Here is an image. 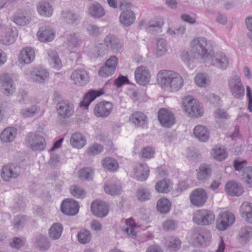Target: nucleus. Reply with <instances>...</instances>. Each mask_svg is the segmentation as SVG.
<instances>
[{"instance_id":"obj_42","label":"nucleus","mask_w":252,"mask_h":252,"mask_svg":"<svg viewBox=\"0 0 252 252\" xmlns=\"http://www.w3.org/2000/svg\"><path fill=\"white\" fill-rule=\"evenodd\" d=\"M168 46L165 39L159 38L157 41L156 48L155 49V53L157 56H162L165 55L168 51Z\"/></svg>"},{"instance_id":"obj_36","label":"nucleus","mask_w":252,"mask_h":252,"mask_svg":"<svg viewBox=\"0 0 252 252\" xmlns=\"http://www.w3.org/2000/svg\"><path fill=\"white\" fill-rule=\"evenodd\" d=\"M109 101H103L98 103L94 108V113L97 117H106L110 114V107H107L106 104H110Z\"/></svg>"},{"instance_id":"obj_4","label":"nucleus","mask_w":252,"mask_h":252,"mask_svg":"<svg viewBox=\"0 0 252 252\" xmlns=\"http://www.w3.org/2000/svg\"><path fill=\"white\" fill-rule=\"evenodd\" d=\"M120 6L121 10H123L120 16L121 23L125 27L131 25L134 23L136 19L134 13L130 9H128L131 6V3L126 0H123L121 1Z\"/></svg>"},{"instance_id":"obj_39","label":"nucleus","mask_w":252,"mask_h":252,"mask_svg":"<svg viewBox=\"0 0 252 252\" xmlns=\"http://www.w3.org/2000/svg\"><path fill=\"white\" fill-rule=\"evenodd\" d=\"M64 43L69 49H72L78 47L80 45L81 40L77 34H70L66 35Z\"/></svg>"},{"instance_id":"obj_11","label":"nucleus","mask_w":252,"mask_h":252,"mask_svg":"<svg viewBox=\"0 0 252 252\" xmlns=\"http://www.w3.org/2000/svg\"><path fill=\"white\" fill-rule=\"evenodd\" d=\"M28 146L34 151L42 150L45 146V141L42 136L34 133H29L26 138Z\"/></svg>"},{"instance_id":"obj_9","label":"nucleus","mask_w":252,"mask_h":252,"mask_svg":"<svg viewBox=\"0 0 252 252\" xmlns=\"http://www.w3.org/2000/svg\"><path fill=\"white\" fill-rule=\"evenodd\" d=\"M228 86L235 98H241L244 96L245 89L240 76L236 75L231 77L228 81Z\"/></svg>"},{"instance_id":"obj_35","label":"nucleus","mask_w":252,"mask_h":252,"mask_svg":"<svg viewBox=\"0 0 252 252\" xmlns=\"http://www.w3.org/2000/svg\"><path fill=\"white\" fill-rule=\"evenodd\" d=\"M89 14L93 17L99 18L105 15V10L102 5L99 3L95 2L92 3L88 10Z\"/></svg>"},{"instance_id":"obj_22","label":"nucleus","mask_w":252,"mask_h":252,"mask_svg":"<svg viewBox=\"0 0 252 252\" xmlns=\"http://www.w3.org/2000/svg\"><path fill=\"white\" fill-rule=\"evenodd\" d=\"M35 53L33 49L30 47L23 48L19 56V61L21 63L29 64L34 59Z\"/></svg>"},{"instance_id":"obj_41","label":"nucleus","mask_w":252,"mask_h":252,"mask_svg":"<svg viewBox=\"0 0 252 252\" xmlns=\"http://www.w3.org/2000/svg\"><path fill=\"white\" fill-rule=\"evenodd\" d=\"M155 189L158 192L167 193L172 189V183L169 180L163 179L157 183Z\"/></svg>"},{"instance_id":"obj_23","label":"nucleus","mask_w":252,"mask_h":252,"mask_svg":"<svg viewBox=\"0 0 252 252\" xmlns=\"http://www.w3.org/2000/svg\"><path fill=\"white\" fill-rule=\"evenodd\" d=\"M240 213L242 218L247 223H252V203L244 202L240 207Z\"/></svg>"},{"instance_id":"obj_16","label":"nucleus","mask_w":252,"mask_h":252,"mask_svg":"<svg viewBox=\"0 0 252 252\" xmlns=\"http://www.w3.org/2000/svg\"><path fill=\"white\" fill-rule=\"evenodd\" d=\"M79 208L78 202L72 198H67L63 200L61 207L62 212L68 216H74L77 214Z\"/></svg>"},{"instance_id":"obj_64","label":"nucleus","mask_w":252,"mask_h":252,"mask_svg":"<svg viewBox=\"0 0 252 252\" xmlns=\"http://www.w3.org/2000/svg\"><path fill=\"white\" fill-rule=\"evenodd\" d=\"M114 84L117 87H120L125 84H129L130 82L127 77L121 75L115 80Z\"/></svg>"},{"instance_id":"obj_45","label":"nucleus","mask_w":252,"mask_h":252,"mask_svg":"<svg viewBox=\"0 0 252 252\" xmlns=\"http://www.w3.org/2000/svg\"><path fill=\"white\" fill-rule=\"evenodd\" d=\"M211 169L209 165L202 164L199 166L197 174V178L199 180H205L210 178Z\"/></svg>"},{"instance_id":"obj_18","label":"nucleus","mask_w":252,"mask_h":252,"mask_svg":"<svg viewBox=\"0 0 252 252\" xmlns=\"http://www.w3.org/2000/svg\"><path fill=\"white\" fill-rule=\"evenodd\" d=\"M74 84L78 86H84L89 81L90 77L87 72L83 68L75 70L71 75Z\"/></svg>"},{"instance_id":"obj_25","label":"nucleus","mask_w":252,"mask_h":252,"mask_svg":"<svg viewBox=\"0 0 252 252\" xmlns=\"http://www.w3.org/2000/svg\"><path fill=\"white\" fill-rule=\"evenodd\" d=\"M49 74L46 69L41 67H35L33 68L31 73V78L33 81L42 83L47 79Z\"/></svg>"},{"instance_id":"obj_14","label":"nucleus","mask_w":252,"mask_h":252,"mask_svg":"<svg viewBox=\"0 0 252 252\" xmlns=\"http://www.w3.org/2000/svg\"><path fill=\"white\" fill-rule=\"evenodd\" d=\"M207 198V192L201 188L193 190L189 196L191 204L197 207L203 206L206 202Z\"/></svg>"},{"instance_id":"obj_50","label":"nucleus","mask_w":252,"mask_h":252,"mask_svg":"<svg viewBox=\"0 0 252 252\" xmlns=\"http://www.w3.org/2000/svg\"><path fill=\"white\" fill-rule=\"evenodd\" d=\"M77 238L80 243L86 244L90 242L92 239V234L90 231L82 229L78 233Z\"/></svg>"},{"instance_id":"obj_13","label":"nucleus","mask_w":252,"mask_h":252,"mask_svg":"<svg viewBox=\"0 0 252 252\" xmlns=\"http://www.w3.org/2000/svg\"><path fill=\"white\" fill-rule=\"evenodd\" d=\"M91 209L93 215L98 218H104L109 213L108 205L100 200L94 201L92 203Z\"/></svg>"},{"instance_id":"obj_33","label":"nucleus","mask_w":252,"mask_h":252,"mask_svg":"<svg viewBox=\"0 0 252 252\" xmlns=\"http://www.w3.org/2000/svg\"><path fill=\"white\" fill-rule=\"evenodd\" d=\"M252 238V227L249 226L242 227L238 233L239 241L242 244H246Z\"/></svg>"},{"instance_id":"obj_62","label":"nucleus","mask_w":252,"mask_h":252,"mask_svg":"<svg viewBox=\"0 0 252 252\" xmlns=\"http://www.w3.org/2000/svg\"><path fill=\"white\" fill-rule=\"evenodd\" d=\"M25 243L24 238L15 237L10 242V246L15 249H19L24 246Z\"/></svg>"},{"instance_id":"obj_54","label":"nucleus","mask_w":252,"mask_h":252,"mask_svg":"<svg viewBox=\"0 0 252 252\" xmlns=\"http://www.w3.org/2000/svg\"><path fill=\"white\" fill-rule=\"evenodd\" d=\"M126 223L127 227L126 228L125 231L130 236H135L136 232L135 228L137 225L134 222V220L132 218H129L126 220Z\"/></svg>"},{"instance_id":"obj_57","label":"nucleus","mask_w":252,"mask_h":252,"mask_svg":"<svg viewBox=\"0 0 252 252\" xmlns=\"http://www.w3.org/2000/svg\"><path fill=\"white\" fill-rule=\"evenodd\" d=\"M98 73L103 77L108 76L110 74V58L108 59L105 65L99 69Z\"/></svg>"},{"instance_id":"obj_12","label":"nucleus","mask_w":252,"mask_h":252,"mask_svg":"<svg viewBox=\"0 0 252 252\" xmlns=\"http://www.w3.org/2000/svg\"><path fill=\"white\" fill-rule=\"evenodd\" d=\"M145 23L144 20H142L140 22V25L145 29L147 32L156 33L161 32V27L163 25V19L161 17H156L150 20L148 24H146Z\"/></svg>"},{"instance_id":"obj_49","label":"nucleus","mask_w":252,"mask_h":252,"mask_svg":"<svg viewBox=\"0 0 252 252\" xmlns=\"http://www.w3.org/2000/svg\"><path fill=\"white\" fill-rule=\"evenodd\" d=\"M36 246L41 251H44L48 250L50 247V244L48 241L46 237L42 235H39L36 239Z\"/></svg>"},{"instance_id":"obj_63","label":"nucleus","mask_w":252,"mask_h":252,"mask_svg":"<svg viewBox=\"0 0 252 252\" xmlns=\"http://www.w3.org/2000/svg\"><path fill=\"white\" fill-rule=\"evenodd\" d=\"M87 30L90 35L93 36H97L100 33L99 28L95 25H88L87 27Z\"/></svg>"},{"instance_id":"obj_20","label":"nucleus","mask_w":252,"mask_h":252,"mask_svg":"<svg viewBox=\"0 0 252 252\" xmlns=\"http://www.w3.org/2000/svg\"><path fill=\"white\" fill-rule=\"evenodd\" d=\"M104 94V90L101 89L98 91L95 90H91L87 93L83 100L80 103V106L84 107V109H88L90 104L94 101L95 98Z\"/></svg>"},{"instance_id":"obj_46","label":"nucleus","mask_w":252,"mask_h":252,"mask_svg":"<svg viewBox=\"0 0 252 252\" xmlns=\"http://www.w3.org/2000/svg\"><path fill=\"white\" fill-rule=\"evenodd\" d=\"M63 227L61 223H54L49 229V236L54 240L58 239L61 236Z\"/></svg>"},{"instance_id":"obj_59","label":"nucleus","mask_w":252,"mask_h":252,"mask_svg":"<svg viewBox=\"0 0 252 252\" xmlns=\"http://www.w3.org/2000/svg\"><path fill=\"white\" fill-rule=\"evenodd\" d=\"M18 101L21 104H28L31 103L32 100L28 96L27 92L23 90L18 94Z\"/></svg>"},{"instance_id":"obj_60","label":"nucleus","mask_w":252,"mask_h":252,"mask_svg":"<svg viewBox=\"0 0 252 252\" xmlns=\"http://www.w3.org/2000/svg\"><path fill=\"white\" fill-rule=\"evenodd\" d=\"M25 223V217L19 215L16 216L14 220L13 226L16 229H20L22 228Z\"/></svg>"},{"instance_id":"obj_53","label":"nucleus","mask_w":252,"mask_h":252,"mask_svg":"<svg viewBox=\"0 0 252 252\" xmlns=\"http://www.w3.org/2000/svg\"><path fill=\"white\" fill-rule=\"evenodd\" d=\"M38 111V107L36 105H33L31 107L22 109L20 114L24 118L32 117L37 113Z\"/></svg>"},{"instance_id":"obj_52","label":"nucleus","mask_w":252,"mask_h":252,"mask_svg":"<svg viewBox=\"0 0 252 252\" xmlns=\"http://www.w3.org/2000/svg\"><path fill=\"white\" fill-rule=\"evenodd\" d=\"M94 170L89 167H84L79 171V177L83 180L90 181L93 179Z\"/></svg>"},{"instance_id":"obj_55","label":"nucleus","mask_w":252,"mask_h":252,"mask_svg":"<svg viewBox=\"0 0 252 252\" xmlns=\"http://www.w3.org/2000/svg\"><path fill=\"white\" fill-rule=\"evenodd\" d=\"M103 148L100 144H94L88 148L87 153L89 156H94L100 154L103 151Z\"/></svg>"},{"instance_id":"obj_48","label":"nucleus","mask_w":252,"mask_h":252,"mask_svg":"<svg viewBox=\"0 0 252 252\" xmlns=\"http://www.w3.org/2000/svg\"><path fill=\"white\" fill-rule=\"evenodd\" d=\"M186 31V29L184 26H180L177 28L169 27L167 30V33L173 37L179 39L185 33Z\"/></svg>"},{"instance_id":"obj_40","label":"nucleus","mask_w":252,"mask_h":252,"mask_svg":"<svg viewBox=\"0 0 252 252\" xmlns=\"http://www.w3.org/2000/svg\"><path fill=\"white\" fill-rule=\"evenodd\" d=\"M61 17L63 21L69 24L77 23L79 21V16L73 11L68 10L63 11Z\"/></svg>"},{"instance_id":"obj_2","label":"nucleus","mask_w":252,"mask_h":252,"mask_svg":"<svg viewBox=\"0 0 252 252\" xmlns=\"http://www.w3.org/2000/svg\"><path fill=\"white\" fill-rule=\"evenodd\" d=\"M158 83L161 87L172 92L179 91L183 86L184 80L177 72L168 70H161L157 75Z\"/></svg>"},{"instance_id":"obj_3","label":"nucleus","mask_w":252,"mask_h":252,"mask_svg":"<svg viewBox=\"0 0 252 252\" xmlns=\"http://www.w3.org/2000/svg\"><path fill=\"white\" fill-rule=\"evenodd\" d=\"M182 107L185 113L191 117L199 118L204 113L202 105L191 96H186L183 98Z\"/></svg>"},{"instance_id":"obj_21","label":"nucleus","mask_w":252,"mask_h":252,"mask_svg":"<svg viewBox=\"0 0 252 252\" xmlns=\"http://www.w3.org/2000/svg\"><path fill=\"white\" fill-rule=\"evenodd\" d=\"M130 121L135 126L146 128L148 127V118L143 113L136 112L133 113L129 118Z\"/></svg>"},{"instance_id":"obj_27","label":"nucleus","mask_w":252,"mask_h":252,"mask_svg":"<svg viewBox=\"0 0 252 252\" xmlns=\"http://www.w3.org/2000/svg\"><path fill=\"white\" fill-rule=\"evenodd\" d=\"M194 79L195 84L200 88H206L211 82V77L206 72L197 73Z\"/></svg>"},{"instance_id":"obj_32","label":"nucleus","mask_w":252,"mask_h":252,"mask_svg":"<svg viewBox=\"0 0 252 252\" xmlns=\"http://www.w3.org/2000/svg\"><path fill=\"white\" fill-rule=\"evenodd\" d=\"M37 36L41 41H51L54 38V32L49 27L42 28L37 32Z\"/></svg>"},{"instance_id":"obj_56","label":"nucleus","mask_w":252,"mask_h":252,"mask_svg":"<svg viewBox=\"0 0 252 252\" xmlns=\"http://www.w3.org/2000/svg\"><path fill=\"white\" fill-rule=\"evenodd\" d=\"M181 241L177 238L171 237L166 242V245L173 251H177L180 248Z\"/></svg>"},{"instance_id":"obj_1","label":"nucleus","mask_w":252,"mask_h":252,"mask_svg":"<svg viewBox=\"0 0 252 252\" xmlns=\"http://www.w3.org/2000/svg\"><path fill=\"white\" fill-rule=\"evenodd\" d=\"M189 46L191 50L183 51L181 59L188 68L193 69L209 57L211 43L206 37L198 36L192 39Z\"/></svg>"},{"instance_id":"obj_28","label":"nucleus","mask_w":252,"mask_h":252,"mask_svg":"<svg viewBox=\"0 0 252 252\" xmlns=\"http://www.w3.org/2000/svg\"><path fill=\"white\" fill-rule=\"evenodd\" d=\"M149 169L147 164H140L134 170V177L138 181H143L147 179Z\"/></svg>"},{"instance_id":"obj_6","label":"nucleus","mask_w":252,"mask_h":252,"mask_svg":"<svg viewBox=\"0 0 252 252\" xmlns=\"http://www.w3.org/2000/svg\"><path fill=\"white\" fill-rule=\"evenodd\" d=\"M21 174V167L16 163H9L4 165L1 171V178L6 182L17 179Z\"/></svg>"},{"instance_id":"obj_24","label":"nucleus","mask_w":252,"mask_h":252,"mask_svg":"<svg viewBox=\"0 0 252 252\" xmlns=\"http://www.w3.org/2000/svg\"><path fill=\"white\" fill-rule=\"evenodd\" d=\"M195 137L200 141L205 142L210 138V132L207 127L203 125H197L193 129Z\"/></svg>"},{"instance_id":"obj_10","label":"nucleus","mask_w":252,"mask_h":252,"mask_svg":"<svg viewBox=\"0 0 252 252\" xmlns=\"http://www.w3.org/2000/svg\"><path fill=\"white\" fill-rule=\"evenodd\" d=\"M247 161L241 159H236L234 161V166L236 170H241L243 169V178L249 187H252V168L245 167Z\"/></svg>"},{"instance_id":"obj_7","label":"nucleus","mask_w":252,"mask_h":252,"mask_svg":"<svg viewBox=\"0 0 252 252\" xmlns=\"http://www.w3.org/2000/svg\"><path fill=\"white\" fill-rule=\"evenodd\" d=\"M215 219L214 214L207 210L196 211L193 215V220L198 225H206L212 223Z\"/></svg>"},{"instance_id":"obj_51","label":"nucleus","mask_w":252,"mask_h":252,"mask_svg":"<svg viewBox=\"0 0 252 252\" xmlns=\"http://www.w3.org/2000/svg\"><path fill=\"white\" fill-rule=\"evenodd\" d=\"M70 192L72 196L77 198H84L86 195L84 189L77 185L71 186Z\"/></svg>"},{"instance_id":"obj_43","label":"nucleus","mask_w":252,"mask_h":252,"mask_svg":"<svg viewBox=\"0 0 252 252\" xmlns=\"http://www.w3.org/2000/svg\"><path fill=\"white\" fill-rule=\"evenodd\" d=\"M15 40L14 32L11 28H7L0 39V42L5 45L12 44L14 42Z\"/></svg>"},{"instance_id":"obj_58","label":"nucleus","mask_w":252,"mask_h":252,"mask_svg":"<svg viewBox=\"0 0 252 252\" xmlns=\"http://www.w3.org/2000/svg\"><path fill=\"white\" fill-rule=\"evenodd\" d=\"M155 150L153 148L148 146L144 147L141 151V156L145 158L150 159L154 157Z\"/></svg>"},{"instance_id":"obj_5","label":"nucleus","mask_w":252,"mask_h":252,"mask_svg":"<svg viewBox=\"0 0 252 252\" xmlns=\"http://www.w3.org/2000/svg\"><path fill=\"white\" fill-rule=\"evenodd\" d=\"M210 62L211 65L215 67L224 70L229 64V59L226 54L222 52H218L213 55L210 53L209 57L205 60V63Z\"/></svg>"},{"instance_id":"obj_29","label":"nucleus","mask_w":252,"mask_h":252,"mask_svg":"<svg viewBox=\"0 0 252 252\" xmlns=\"http://www.w3.org/2000/svg\"><path fill=\"white\" fill-rule=\"evenodd\" d=\"M0 80L3 90V93L5 95L12 94L14 88L11 77L8 74H4L0 76Z\"/></svg>"},{"instance_id":"obj_34","label":"nucleus","mask_w":252,"mask_h":252,"mask_svg":"<svg viewBox=\"0 0 252 252\" xmlns=\"http://www.w3.org/2000/svg\"><path fill=\"white\" fill-rule=\"evenodd\" d=\"M70 142L74 148L80 149L86 145V139L81 133L75 132L72 135Z\"/></svg>"},{"instance_id":"obj_31","label":"nucleus","mask_w":252,"mask_h":252,"mask_svg":"<svg viewBox=\"0 0 252 252\" xmlns=\"http://www.w3.org/2000/svg\"><path fill=\"white\" fill-rule=\"evenodd\" d=\"M37 10L38 13L43 16L50 17L53 13V8L48 1H40L37 4Z\"/></svg>"},{"instance_id":"obj_15","label":"nucleus","mask_w":252,"mask_h":252,"mask_svg":"<svg viewBox=\"0 0 252 252\" xmlns=\"http://www.w3.org/2000/svg\"><path fill=\"white\" fill-rule=\"evenodd\" d=\"M135 79L137 84L141 86L148 84L151 80L149 69L144 66L138 67L134 72Z\"/></svg>"},{"instance_id":"obj_26","label":"nucleus","mask_w":252,"mask_h":252,"mask_svg":"<svg viewBox=\"0 0 252 252\" xmlns=\"http://www.w3.org/2000/svg\"><path fill=\"white\" fill-rule=\"evenodd\" d=\"M225 191L231 196H240L244 192L242 186L234 181L228 182L225 187Z\"/></svg>"},{"instance_id":"obj_37","label":"nucleus","mask_w":252,"mask_h":252,"mask_svg":"<svg viewBox=\"0 0 252 252\" xmlns=\"http://www.w3.org/2000/svg\"><path fill=\"white\" fill-rule=\"evenodd\" d=\"M212 157L218 161L225 160L227 157V153L225 148L222 146L217 145L211 150Z\"/></svg>"},{"instance_id":"obj_17","label":"nucleus","mask_w":252,"mask_h":252,"mask_svg":"<svg viewBox=\"0 0 252 252\" xmlns=\"http://www.w3.org/2000/svg\"><path fill=\"white\" fill-rule=\"evenodd\" d=\"M158 119L161 125L164 127H171L175 123L173 114L166 108H161L158 111Z\"/></svg>"},{"instance_id":"obj_38","label":"nucleus","mask_w":252,"mask_h":252,"mask_svg":"<svg viewBox=\"0 0 252 252\" xmlns=\"http://www.w3.org/2000/svg\"><path fill=\"white\" fill-rule=\"evenodd\" d=\"M17 134V129L13 127L5 128L0 135V138L4 142H10L14 140Z\"/></svg>"},{"instance_id":"obj_19","label":"nucleus","mask_w":252,"mask_h":252,"mask_svg":"<svg viewBox=\"0 0 252 252\" xmlns=\"http://www.w3.org/2000/svg\"><path fill=\"white\" fill-rule=\"evenodd\" d=\"M56 108L59 115L64 119L70 117L74 112L73 104L67 101L59 102Z\"/></svg>"},{"instance_id":"obj_8","label":"nucleus","mask_w":252,"mask_h":252,"mask_svg":"<svg viewBox=\"0 0 252 252\" xmlns=\"http://www.w3.org/2000/svg\"><path fill=\"white\" fill-rule=\"evenodd\" d=\"M235 220L234 215L228 211L222 212L219 215L216 222V228L223 231L232 225Z\"/></svg>"},{"instance_id":"obj_44","label":"nucleus","mask_w":252,"mask_h":252,"mask_svg":"<svg viewBox=\"0 0 252 252\" xmlns=\"http://www.w3.org/2000/svg\"><path fill=\"white\" fill-rule=\"evenodd\" d=\"M157 208L160 213L166 214L170 211L171 208V203L168 199L161 198L158 201Z\"/></svg>"},{"instance_id":"obj_47","label":"nucleus","mask_w":252,"mask_h":252,"mask_svg":"<svg viewBox=\"0 0 252 252\" xmlns=\"http://www.w3.org/2000/svg\"><path fill=\"white\" fill-rule=\"evenodd\" d=\"M49 60L51 64H53L55 68H60L62 66V62L58 57L57 52L54 50L48 51Z\"/></svg>"},{"instance_id":"obj_30","label":"nucleus","mask_w":252,"mask_h":252,"mask_svg":"<svg viewBox=\"0 0 252 252\" xmlns=\"http://www.w3.org/2000/svg\"><path fill=\"white\" fill-rule=\"evenodd\" d=\"M187 239L189 242L192 245H196L197 243L202 244L205 241L204 236L197 230H192L188 233Z\"/></svg>"},{"instance_id":"obj_61","label":"nucleus","mask_w":252,"mask_h":252,"mask_svg":"<svg viewBox=\"0 0 252 252\" xmlns=\"http://www.w3.org/2000/svg\"><path fill=\"white\" fill-rule=\"evenodd\" d=\"M151 196L149 191L143 189H140L137 191V198L141 201H145L150 199Z\"/></svg>"}]
</instances>
